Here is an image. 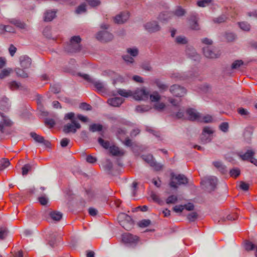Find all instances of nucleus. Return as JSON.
<instances>
[{
	"label": "nucleus",
	"mask_w": 257,
	"mask_h": 257,
	"mask_svg": "<svg viewBox=\"0 0 257 257\" xmlns=\"http://www.w3.org/2000/svg\"><path fill=\"white\" fill-rule=\"evenodd\" d=\"M0 133L5 136H10L13 134L15 131L11 128L13 122L7 117L0 113Z\"/></svg>",
	"instance_id": "f257e3e1"
},
{
	"label": "nucleus",
	"mask_w": 257,
	"mask_h": 257,
	"mask_svg": "<svg viewBox=\"0 0 257 257\" xmlns=\"http://www.w3.org/2000/svg\"><path fill=\"white\" fill-rule=\"evenodd\" d=\"M188 183L187 178L183 174L175 175L174 173L171 175V181L169 185L171 187L177 189L178 185H186Z\"/></svg>",
	"instance_id": "f03ea898"
},
{
	"label": "nucleus",
	"mask_w": 257,
	"mask_h": 257,
	"mask_svg": "<svg viewBox=\"0 0 257 257\" xmlns=\"http://www.w3.org/2000/svg\"><path fill=\"white\" fill-rule=\"evenodd\" d=\"M121 241L126 245L134 247L140 241V237L130 233H124L121 235Z\"/></svg>",
	"instance_id": "7ed1b4c3"
},
{
	"label": "nucleus",
	"mask_w": 257,
	"mask_h": 257,
	"mask_svg": "<svg viewBox=\"0 0 257 257\" xmlns=\"http://www.w3.org/2000/svg\"><path fill=\"white\" fill-rule=\"evenodd\" d=\"M117 218L120 225L125 229L128 230L133 227L134 221L130 216L121 213L118 215Z\"/></svg>",
	"instance_id": "20e7f679"
},
{
	"label": "nucleus",
	"mask_w": 257,
	"mask_h": 257,
	"mask_svg": "<svg viewBox=\"0 0 257 257\" xmlns=\"http://www.w3.org/2000/svg\"><path fill=\"white\" fill-rule=\"evenodd\" d=\"M218 180L215 176H207L204 177L201 180V184L204 185L209 192L214 191L217 184Z\"/></svg>",
	"instance_id": "39448f33"
},
{
	"label": "nucleus",
	"mask_w": 257,
	"mask_h": 257,
	"mask_svg": "<svg viewBox=\"0 0 257 257\" xmlns=\"http://www.w3.org/2000/svg\"><path fill=\"white\" fill-rule=\"evenodd\" d=\"M81 39L79 36L72 37L68 45L67 50L72 53L79 51L81 49Z\"/></svg>",
	"instance_id": "423d86ee"
},
{
	"label": "nucleus",
	"mask_w": 257,
	"mask_h": 257,
	"mask_svg": "<svg viewBox=\"0 0 257 257\" xmlns=\"http://www.w3.org/2000/svg\"><path fill=\"white\" fill-rule=\"evenodd\" d=\"M213 132L210 127H204L200 138L201 143L205 144L210 142L212 139V135Z\"/></svg>",
	"instance_id": "0eeeda50"
},
{
	"label": "nucleus",
	"mask_w": 257,
	"mask_h": 257,
	"mask_svg": "<svg viewBox=\"0 0 257 257\" xmlns=\"http://www.w3.org/2000/svg\"><path fill=\"white\" fill-rule=\"evenodd\" d=\"M149 92L144 88H138L133 93L134 98L137 100L147 99L149 97Z\"/></svg>",
	"instance_id": "6e6552de"
},
{
	"label": "nucleus",
	"mask_w": 257,
	"mask_h": 257,
	"mask_svg": "<svg viewBox=\"0 0 257 257\" xmlns=\"http://www.w3.org/2000/svg\"><path fill=\"white\" fill-rule=\"evenodd\" d=\"M171 93L176 97H182L186 93V89L184 87L180 85L174 84L170 88Z\"/></svg>",
	"instance_id": "1a4fd4ad"
},
{
	"label": "nucleus",
	"mask_w": 257,
	"mask_h": 257,
	"mask_svg": "<svg viewBox=\"0 0 257 257\" xmlns=\"http://www.w3.org/2000/svg\"><path fill=\"white\" fill-rule=\"evenodd\" d=\"M186 119L191 121L201 120V116L195 109L190 108L186 110Z\"/></svg>",
	"instance_id": "9d476101"
},
{
	"label": "nucleus",
	"mask_w": 257,
	"mask_h": 257,
	"mask_svg": "<svg viewBox=\"0 0 257 257\" xmlns=\"http://www.w3.org/2000/svg\"><path fill=\"white\" fill-rule=\"evenodd\" d=\"M198 16L196 13H191L188 18V20L190 22V27L192 29L194 30H198L199 29V26L198 23Z\"/></svg>",
	"instance_id": "9b49d317"
},
{
	"label": "nucleus",
	"mask_w": 257,
	"mask_h": 257,
	"mask_svg": "<svg viewBox=\"0 0 257 257\" xmlns=\"http://www.w3.org/2000/svg\"><path fill=\"white\" fill-rule=\"evenodd\" d=\"M96 38L101 42H108L112 39L113 35L106 30H103L97 34Z\"/></svg>",
	"instance_id": "f8f14e48"
},
{
	"label": "nucleus",
	"mask_w": 257,
	"mask_h": 257,
	"mask_svg": "<svg viewBox=\"0 0 257 257\" xmlns=\"http://www.w3.org/2000/svg\"><path fill=\"white\" fill-rule=\"evenodd\" d=\"M146 30L149 33H155L160 30L161 27L156 21H151L144 25Z\"/></svg>",
	"instance_id": "ddd939ff"
},
{
	"label": "nucleus",
	"mask_w": 257,
	"mask_h": 257,
	"mask_svg": "<svg viewBox=\"0 0 257 257\" xmlns=\"http://www.w3.org/2000/svg\"><path fill=\"white\" fill-rule=\"evenodd\" d=\"M203 52L204 56L208 58H215L219 56V54L216 53L214 48L211 46L204 47L203 48Z\"/></svg>",
	"instance_id": "4468645a"
},
{
	"label": "nucleus",
	"mask_w": 257,
	"mask_h": 257,
	"mask_svg": "<svg viewBox=\"0 0 257 257\" xmlns=\"http://www.w3.org/2000/svg\"><path fill=\"white\" fill-rule=\"evenodd\" d=\"M30 136L35 140L36 142L43 144L47 148L50 147V142L48 140H45L43 137L37 134L35 132H31L30 133Z\"/></svg>",
	"instance_id": "2eb2a0df"
},
{
	"label": "nucleus",
	"mask_w": 257,
	"mask_h": 257,
	"mask_svg": "<svg viewBox=\"0 0 257 257\" xmlns=\"http://www.w3.org/2000/svg\"><path fill=\"white\" fill-rule=\"evenodd\" d=\"M130 15L128 12L121 13L120 14L116 16L114 18V21L115 23L120 24L125 22L129 18Z\"/></svg>",
	"instance_id": "dca6fc26"
},
{
	"label": "nucleus",
	"mask_w": 257,
	"mask_h": 257,
	"mask_svg": "<svg viewBox=\"0 0 257 257\" xmlns=\"http://www.w3.org/2000/svg\"><path fill=\"white\" fill-rule=\"evenodd\" d=\"M20 62L21 66L23 69L29 68L32 63L31 59L27 56H21L20 57Z\"/></svg>",
	"instance_id": "f3484780"
},
{
	"label": "nucleus",
	"mask_w": 257,
	"mask_h": 257,
	"mask_svg": "<svg viewBox=\"0 0 257 257\" xmlns=\"http://www.w3.org/2000/svg\"><path fill=\"white\" fill-rule=\"evenodd\" d=\"M124 101V99L120 97H114L107 100L108 103L114 107L119 106Z\"/></svg>",
	"instance_id": "a211bd4d"
},
{
	"label": "nucleus",
	"mask_w": 257,
	"mask_h": 257,
	"mask_svg": "<svg viewBox=\"0 0 257 257\" xmlns=\"http://www.w3.org/2000/svg\"><path fill=\"white\" fill-rule=\"evenodd\" d=\"M254 152H253L252 150H248L244 154L239 153L238 156L243 161H250L251 158H252V157L254 156Z\"/></svg>",
	"instance_id": "6ab92c4d"
},
{
	"label": "nucleus",
	"mask_w": 257,
	"mask_h": 257,
	"mask_svg": "<svg viewBox=\"0 0 257 257\" xmlns=\"http://www.w3.org/2000/svg\"><path fill=\"white\" fill-rule=\"evenodd\" d=\"M109 152L114 156H122L124 153L122 150L114 145L109 147Z\"/></svg>",
	"instance_id": "aec40b11"
},
{
	"label": "nucleus",
	"mask_w": 257,
	"mask_h": 257,
	"mask_svg": "<svg viewBox=\"0 0 257 257\" xmlns=\"http://www.w3.org/2000/svg\"><path fill=\"white\" fill-rule=\"evenodd\" d=\"M173 16L172 12H165L161 13L158 19L162 22H166L169 21Z\"/></svg>",
	"instance_id": "412c9836"
},
{
	"label": "nucleus",
	"mask_w": 257,
	"mask_h": 257,
	"mask_svg": "<svg viewBox=\"0 0 257 257\" xmlns=\"http://www.w3.org/2000/svg\"><path fill=\"white\" fill-rule=\"evenodd\" d=\"M11 106L9 99L7 97H3L0 100V108L3 110H8Z\"/></svg>",
	"instance_id": "4be33fe9"
},
{
	"label": "nucleus",
	"mask_w": 257,
	"mask_h": 257,
	"mask_svg": "<svg viewBox=\"0 0 257 257\" xmlns=\"http://www.w3.org/2000/svg\"><path fill=\"white\" fill-rule=\"evenodd\" d=\"M213 166L217 168L222 174H225L227 171L226 167L220 161H214L213 162Z\"/></svg>",
	"instance_id": "5701e85b"
},
{
	"label": "nucleus",
	"mask_w": 257,
	"mask_h": 257,
	"mask_svg": "<svg viewBox=\"0 0 257 257\" xmlns=\"http://www.w3.org/2000/svg\"><path fill=\"white\" fill-rule=\"evenodd\" d=\"M56 16V12L54 11H48L44 14V20L45 22L52 21Z\"/></svg>",
	"instance_id": "b1692460"
},
{
	"label": "nucleus",
	"mask_w": 257,
	"mask_h": 257,
	"mask_svg": "<svg viewBox=\"0 0 257 257\" xmlns=\"http://www.w3.org/2000/svg\"><path fill=\"white\" fill-rule=\"evenodd\" d=\"M74 126V125L72 122L65 124L63 128V132L65 134H69L70 133H75L76 130Z\"/></svg>",
	"instance_id": "393cba45"
},
{
	"label": "nucleus",
	"mask_w": 257,
	"mask_h": 257,
	"mask_svg": "<svg viewBox=\"0 0 257 257\" xmlns=\"http://www.w3.org/2000/svg\"><path fill=\"white\" fill-rule=\"evenodd\" d=\"M49 215L53 220L59 221L62 218L63 214L59 211H52L50 212Z\"/></svg>",
	"instance_id": "a878e982"
},
{
	"label": "nucleus",
	"mask_w": 257,
	"mask_h": 257,
	"mask_svg": "<svg viewBox=\"0 0 257 257\" xmlns=\"http://www.w3.org/2000/svg\"><path fill=\"white\" fill-rule=\"evenodd\" d=\"M7 85L10 89L12 91L18 90L21 87V84L16 81H11L7 83Z\"/></svg>",
	"instance_id": "bb28decb"
},
{
	"label": "nucleus",
	"mask_w": 257,
	"mask_h": 257,
	"mask_svg": "<svg viewBox=\"0 0 257 257\" xmlns=\"http://www.w3.org/2000/svg\"><path fill=\"white\" fill-rule=\"evenodd\" d=\"M10 23L15 25L17 27L21 29H24L26 27V25L21 21L15 19H11L9 21Z\"/></svg>",
	"instance_id": "cd10ccee"
},
{
	"label": "nucleus",
	"mask_w": 257,
	"mask_h": 257,
	"mask_svg": "<svg viewBox=\"0 0 257 257\" xmlns=\"http://www.w3.org/2000/svg\"><path fill=\"white\" fill-rule=\"evenodd\" d=\"M237 217V215L236 213H232L228 214L226 217H222L220 218L219 220L218 221V223H219L220 222H225L227 220L228 221H232L235 220Z\"/></svg>",
	"instance_id": "c85d7f7f"
},
{
	"label": "nucleus",
	"mask_w": 257,
	"mask_h": 257,
	"mask_svg": "<svg viewBox=\"0 0 257 257\" xmlns=\"http://www.w3.org/2000/svg\"><path fill=\"white\" fill-rule=\"evenodd\" d=\"M103 126L100 124L93 123L89 125V130L91 132H101L102 130Z\"/></svg>",
	"instance_id": "c756f323"
},
{
	"label": "nucleus",
	"mask_w": 257,
	"mask_h": 257,
	"mask_svg": "<svg viewBox=\"0 0 257 257\" xmlns=\"http://www.w3.org/2000/svg\"><path fill=\"white\" fill-rule=\"evenodd\" d=\"M227 17L225 15L222 14L217 18L213 19V22L216 24H221L226 22Z\"/></svg>",
	"instance_id": "7c9ffc66"
},
{
	"label": "nucleus",
	"mask_w": 257,
	"mask_h": 257,
	"mask_svg": "<svg viewBox=\"0 0 257 257\" xmlns=\"http://www.w3.org/2000/svg\"><path fill=\"white\" fill-rule=\"evenodd\" d=\"M173 15H174L177 17L183 16L186 14L185 10L181 7H177L176 10L172 13Z\"/></svg>",
	"instance_id": "2f4dec72"
},
{
	"label": "nucleus",
	"mask_w": 257,
	"mask_h": 257,
	"mask_svg": "<svg viewBox=\"0 0 257 257\" xmlns=\"http://www.w3.org/2000/svg\"><path fill=\"white\" fill-rule=\"evenodd\" d=\"M155 83L161 91H165L168 88V85L163 83L159 79H156L155 81Z\"/></svg>",
	"instance_id": "473e14b6"
},
{
	"label": "nucleus",
	"mask_w": 257,
	"mask_h": 257,
	"mask_svg": "<svg viewBox=\"0 0 257 257\" xmlns=\"http://www.w3.org/2000/svg\"><path fill=\"white\" fill-rule=\"evenodd\" d=\"M10 165L8 159L3 158L0 160V171H3Z\"/></svg>",
	"instance_id": "72a5a7b5"
},
{
	"label": "nucleus",
	"mask_w": 257,
	"mask_h": 257,
	"mask_svg": "<svg viewBox=\"0 0 257 257\" xmlns=\"http://www.w3.org/2000/svg\"><path fill=\"white\" fill-rule=\"evenodd\" d=\"M117 92L120 95L125 97H128L133 95V92L131 90L127 91L124 89H119Z\"/></svg>",
	"instance_id": "f704fd0d"
},
{
	"label": "nucleus",
	"mask_w": 257,
	"mask_h": 257,
	"mask_svg": "<svg viewBox=\"0 0 257 257\" xmlns=\"http://www.w3.org/2000/svg\"><path fill=\"white\" fill-rule=\"evenodd\" d=\"M18 76L22 78H27L28 77V74L23 70L20 68H17L15 70Z\"/></svg>",
	"instance_id": "c9c22d12"
},
{
	"label": "nucleus",
	"mask_w": 257,
	"mask_h": 257,
	"mask_svg": "<svg viewBox=\"0 0 257 257\" xmlns=\"http://www.w3.org/2000/svg\"><path fill=\"white\" fill-rule=\"evenodd\" d=\"M98 142L101 146L105 149H109L110 147L109 142L107 141H104L101 138L98 139Z\"/></svg>",
	"instance_id": "e433bc0d"
},
{
	"label": "nucleus",
	"mask_w": 257,
	"mask_h": 257,
	"mask_svg": "<svg viewBox=\"0 0 257 257\" xmlns=\"http://www.w3.org/2000/svg\"><path fill=\"white\" fill-rule=\"evenodd\" d=\"M126 51L132 57H136L139 54V50L136 47L127 48Z\"/></svg>",
	"instance_id": "4c0bfd02"
},
{
	"label": "nucleus",
	"mask_w": 257,
	"mask_h": 257,
	"mask_svg": "<svg viewBox=\"0 0 257 257\" xmlns=\"http://www.w3.org/2000/svg\"><path fill=\"white\" fill-rule=\"evenodd\" d=\"M178 201V197L176 195H172L169 196L166 199V202L168 204H175Z\"/></svg>",
	"instance_id": "58836bf2"
},
{
	"label": "nucleus",
	"mask_w": 257,
	"mask_h": 257,
	"mask_svg": "<svg viewBox=\"0 0 257 257\" xmlns=\"http://www.w3.org/2000/svg\"><path fill=\"white\" fill-rule=\"evenodd\" d=\"M32 165L27 164L25 165L22 168V174L23 176H26L28 174V172L32 169Z\"/></svg>",
	"instance_id": "ea45409f"
},
{
	"label": "nucleus",
	"mask_w": 257,
	"mask_h": 257,
	"mask_svg": "<svg viewBox=\"0 0 257 257\" xmlns=\"http://www.w3.org/2000/svg\"><path fill=\"white\" fill-rule=\"evenodd\" d=\"M244 247L246 250L250 251L253 250L255 248V246L251 242L248 240H246L244 243Z\"/></svg>",
	"instance_id": "a19ab883"
},
{
	"label": "nucleus",
	"mask_w": 257,
	"mask_h": 257,
	"mask_svg": "<svg viewBox=\"0 0 257 257\" xmlns=\"http://www.w3.org/2000/svg\"><path fill=\"white\" fill-rule=\"evenodd\" d=\"M150 196L154 201L158 204H160L162 202V200L161 199L159 195L154 191L151 192Z\"/></svg>",
	"instance_id": "79ce46f5"
},
{
	"label": "nucleus",
	"mask_w": 257,
	"mask_h": 257,
	"mask_svg": "<svg viewBox=\"0 0 257 257\" xmlns=\"http://www.w3.org/2000/svg\"><path fill=\"white\" fill-rule=\"evenodd\" d=\"M151 100L152 102H158L161 99V96L158 92L155 91L150 96Z\"/></svg>",
	"instance_id": "37998d69"
},
{
	"label": "nucleus",
	"mask_w": 257,
	"mask_h": 257,
	"mask_svg": "<svg viewBox=\"0 0 257 257\" xmlns=\"http://www.w3.org/2000/svg\"><path fill=\"white\" fill-rule=\"evenodd\" d=\"M92 83L98 91H102L103 89L104 86L102 82L93 79Z\"/></svg>",
	"instance_id": "c03bdc74"
},
{
	"label": "nucleus",
	"mask_w": 257,
	"mask_h": 257,
	"mask_svg": "<svg viewBox=\"0 0 257 257\" xmlns=\"http://www.w3.org/2000/svg\"><path fill=\"white\" fill-rule=\"evenodd\" d=\"M152 167L154 168V170L156 171H159L163 169V165L157 163L155 160L153 163H152L151 166Z\"/></svg>",
	"instance_id": "a18cd8bd"
},
{
	"label": "nucleus",
	"mask_w": 257,
	"mask_h": 257,
	"mask_svg": "<svg viewBox=\"0 0 257 257\" xmlns=\"http://www.w3.org/2000/svg\"><path fill=\"white\" fill-rule=\"evenodd\" d=\"M151 223L150 219H143L138 223V225L140 227H146L149 226Z\"/></svg>",
	"instance_id": "49530a36"
},
{
	"label": "nucleus",
	"mask_w": 257,
	"mask_h": 257,
	"mask_svg": "<svg viewBox=\"0 0 257 257\" xmlns=\"http://www.w3.org/2000/svg\"><path fill=\"white\" fill-rule=\"evenodd\" d=\"M86 11V5L85 4H82L77 7L75 11V12L77 14H80L82 13L85 12Z\"/></svg>",
	"instance_id": "de8ad7c7"
},
{
	"label": "nucleus",
	"mask_w": 257,
	"mask_h": 257,
	"mask_svg": "<svg viewBox=\"0 0 257 257\" xmlns=\"http://www.w3.org/2000/svg\"><path fill=\"white\" fill-rule=\"evenodd\" d=\"M198 216V214L196 212H193L189 213L187 215V218L189 221L194 222L197 218Z\"/></svg>",
	"instance_id": "09e8293b"
},
{
	"label": "nucleus",
	"mask_w": 257,
	"mask_h": 257,
	"mask_svg": "<svg viewBox=\"0 0 257 257\" xmlns=\"http://www.w3.org/2000/svg\"><path fill=\"white\" fill-rule=\"evenodd\" d=\"M240 172L239 169L234 168L230 170L229 174L231 177L236 178L240 175Z\"/></svg>",
	"instance_id": "8fccbe9b"
},
{
	"label": "nucleus",
	"mask_w": 257,
	"mask_h": 257,
	"mask_svg": "<svg viewBox=\"0 0 257 257\" xmlns=\"http://www.w3.org/2000/svg\"><path fill=\"white\" fill-rule=\"evenodd\" d=\"M243 64V62L241 60H235L231 65V68L232 69H237L240 66Z\"/></svg>",
	"instance_id": "3c124183"
},
{
	"label": "nucleus",
	"mask_w": 257,
	"mask_h": 257,
	"mask_svg": "<svg viewBox=\"0 0 257 257\" xmlns=\"http://www.w3.org/2000/svg\"><path fill=\"white\" fill-rule=\"evenodd\" d=\"M171 77L176 81L184 80L185 77L181 74L178 73H174L171 74Z\"/></svg>",
	"instance_id": "603ef678"
},
{
	"label": "nucleus",
	"mask_w": 257,
	"mask_h": 257,
	"mask_svg": "<svg viewBox=\"0 0 257 257\" xmlns=\"http://www.w3.org/2000/svg\"><path fill=\"white\" fill-rule=\"evenodd\" d=\"M212 0H199L197 2V5L200 7H205L208 5Z\"/></svg>",
	"instance_id": "864d4df0"
},
{
	"label": "nucleus",
	"mask_w": 257,
	"mask_h": 257,
	"mask_svg": "<svg viewBox=\"0 0 257 257\" xmlns=\"http://www.w3.org/2000/svg\"><path fill=\"white\" fill-rule=\"evenodd\" d=\"M11 69H5L1 71L0 72V79H4L7 76H8L11 72Z\"/></svg>",
	"instance_id": "5fc2aeb1"
},
{
	"label": "nucleus",
	"mask_w": 257,
	"mask_h": 257,
	"mask_svg": "<svg viewBox=\"0 0 257 257\" xmlns=\"http://www.w3.org/2000/svg\"><path fill=\"white\" fill-rule=\"evenodd\" d=\"M239 27L243 31H248L250 30V25L246 22H241L239 23Z\"/></svg>",
	"instance_id": "6e6d98bb"
},
{
	"label": "nucleus",
	"mask_w": 257,
	"mask_h": 257,
	"mask_svg": "<svg viewBox=\"0 0 257 257\" xmlns=\"http://www.w3.org/2000/svg\"><path fill=\"white\" fill-rule=\"evenodd\" d=\"M143 160L145 162L148 163L150 166H151L152 163H153L154 162V161L155 160L153 156L152 155H148L144 156H143Z\"/></svg>",
	"instance_id": "4d7b16f0"
},
{
	"label": "nucleus",
	"mask_w": 257,
	"mask_h": 257,
	"mask_svg": "<svg viewBox=\"0 0 257 257\" xmlns=\"http://www.w3.org/2000/svg\"><path fill=\"white\" fill-rule=\"evenodd\" d=\"M8 234V230L5 227H0V239H4Z\"/></svg>",
	"instance_id": "13d9d810"
},
{
	"label": "nucleus",
	"mask_w": 257,
	"mask_h": 257,
	"mask_svg": "<svg viewBox=\"0 0 257 257\" xmlns=\"http://www.w3.org/2000/svg\"><path fill=\"white\" fill-rule=\"evenodd\" d=\"M237 112L240 115L244 117H247L249 113V112L247 110V109L242 107L238 108Z\"/></svg>",
	"instance_id": "bf43d9fd"
},
{
	"label": "nucleus",
	"mask_w": 257,
	"mask_h": 257,
	"mask_svg": "<svg viewBox=\"0 0 257 257\" xmlns=\"http://www.w3.org/2000/svg\"><path fill=\"white\" fill-rule=\"evenodd\" d=\"M104 167L105 170L110 172L112 170L113 168V164L109 160H107L106 161Z\"/></svg>",
	"instance_id": "052dcab7"
},
{
	"label": "nucleus",
	"mask_w": 257,
	"mask_h": 257,
	"mask_svg": "<svg viewBox=\"0 0 257 257\" xmlns=\"http://www.w3.org/2000/svg\"><path fill=\"white\" fill-rule=\"evenodd\" d=\"M165 107V104L163 102L156 103L154 104V108L158 111H162Z\"/></svg>",
	"instance_id": "680f3d73"
},
{
	"label": "nucleus",
	"mask_w": 257,
	"mask_h": 257,
	"mask_svg": "<svg viewBox=\"0 0 257 257\" xmlns=\"http://www.w3.org/2000/svg\"><path fill=\"white\" fill-rule=\"evenodd\" d=\"M45 124L46 125L49 126L50 127H53L55 124V121L52 118H46L45 120Z\"/></svg>",
	"instance_id": "e2e57ef3"
},
{
	"label": "nucleus",
	"mask_w": 257,
	"mask_h": 257,
	"mask_svg": "<svg viewBox=\"0 0 257 257\" xmlns=\"http://www.w3.org/2000/svg\"><path fill=\"white\" fill-rule=\"evenodd\" d=\"M176 42L179 44H185L187 41L185 37L179 36L176 38Z\"/></svg>",
	"instance_id": "0e129e2a"
},
{
	"label": "nucleus",
	"mask_w": 257,
	"mask_h": 257,
	"mask_svg": "<svg viewBox=\"0 0 257 257\" xmlns=\"http://www.w3.org/2000/svg\"><path fill=\"white\" fill-rule=\"evenodd\" d=\"M228 123L227 122H222L219 125V128L223 132L226 133L228 130Z\"/></svg>",
	"instance_id": "69168bd1"
},
{
	"label": "nucleus",
	"mask_w": 257,
	"mask_h": 257,
	"mask_svg": "<svg viewBox=\"0 0 257 257\" xmlns=\"http://www.w3.org/2000/svg\"><path fill=\"white\" fill-rule=\"evenodd\" d=\"M225 38L228 42H232L235 39V35L232 33H226Z\"/></svg>",
	"instance_id": "338daca9"
},
{
	"label": "nucleus",
	"mask_w": 257,
	"mask_h": 257,
	"mask_svg": "<svg viewBox=\"0 0 257 257\" xmlns=\"http://www.w3.org/2000/svg\"><path fill=\"white\" fill-rule=\"evenodd\" d=\"M122 58L127 63L132 64L134 62V59L127 54L122 56Z\"/></svg>",
	"instance_id": "774afa93"
}]
</instances>
